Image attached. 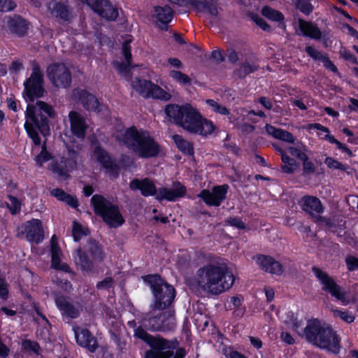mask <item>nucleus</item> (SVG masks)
Returning <instances> with one entry per match:
<instances>
[{"label": "nucleus", "mask_w": 358, "mask_h": 358, "mask_svg": "<svg viewBox=\"0 0 358 358\" xmlns=\"http://www.w3.org/2000/svg\"><path fill=\"white\" fill-rule=\"evenodd\" d=\"M235 277L224 262H215L199 268L194 282L203 292L218 295L229 290L234 285Z\"/></svg>", "instance_id": "1"}, {"label": "nucleus", "mask_w": 358, "mask_h": 358, "mask_svg": "<svg viewBox=\"0 0 358 358\" xmlns=\"http://www.w3.org/2000/svg\"><path fill=\"white\" fill-rule=\"evenodd\" d=\"M164 111L171 121L191 134L207 136L215 129L213 123L204 118L190 104H169Z\"/></svg>", "instance_id": "2"}, {"label": "nucleus", "mask_w": 358, "mask_h": 358, "mask_svg": "<svg viewBox=\"0 0 358 358\" xmlns=\"http://www.w3.org/2000/svg\"><path fill=\"white\" fill-rule=\"evenodd\" d=\"M115 139L141 158L156 157L160 150L159 145L146 131L130 127L117 132Z\"/></svg>", "instance_id": "3"}, {"label": "nucleus", "mask_w": 358, "mask_h": 358, "mask_svg": "<svg viewBox=\"0 0 358 358\" xmlns=\"http://www.w3.org/2000/svg\"><path fill=\"white\" fill-rule=\"evenodd\" d=\"M134 336L144 342L150 350L145 352V358H184L186 351L184 348H178L176 340H167L160 336H152L141 327L135 329Z\"/></svg>", "instance_id": "4"}, {"label": "nucleus", "mask_w": 358, "mask_h": 358, "mask_svg": "<svg viewBox=\"0 0 358 358\" xmlns=\"http://www.w3.org/2000/svg\"><path fill=\"white\" fill-rule=\"evenodd\" d=\"M302 332L307 341L313 345L335 354L340 352V338L329 324L313 319L308 322Z\"/></svg>", "instance_id": "5"}, {"label": "nucleus", "mask_w": 358, "mask_h": 358, "mask_svg": "<svg viewBox=\"0 0 358 358\" xmlns=\"http://www.w3.org/2000/svg\"><path fill=\"white\" fill-rule=\"evenodd\" d=\"M54 110L46 103L38 101L36 104L29 103L26 111L27 121L24 124L25 129L29 136L32 139L35 145L41 144V138L34 125L41 131L43 136L49 132L48 117H52Z\"/></svg>", "instance_id": "6"}, {"label": "nucleus", "mask_w": 358, "mask_h": 358, "mask_svg": "<svg viewBox=\"0 0 358 358\" xmlns=\"http://www.w3.org/2000/svg\"><path fill=\"white\" fill-rule=\"evenodd\" d=\"M142 278L150 285L154 296V303L151 305L153 310H164L173 303L176 291L172 285L165 282L159 275H149Z\"/></svg>", "instance_id": "7"}, {"label": "nucleus", "mask_w": 358, "mask_h": 358, "mask_svg": "<svg viewBox=\"0 0 358 358\" xmlns=\"http://www.w3.org/2000/svg\"><path fill=\"white\" fill-rule=\"evenodd\" d=\"M91 202L95 213L101 217L103 220L110 227L117 228L124 222L118 206L103 196L94 195L91 199Z\"/></svg>", "instance_id": "8"}, {"label": "nucleus", "mask_w": 358, "mask_h": 358, "mask_svg": "<svg viewBox=\"0 0 358 358\" xmlns=\"http://www.w3.org/2000/svg\"><path fill=\"white\" fill-rule=\"evenodd\" d=\"M153 310L144 319L145 325L151 331H165L173 330L176 327L174 313L171 310L156 313Z\"/></svg>", "instance_id": "9"}, {"label": "nucleus", "mask_w": 358, "mask_h": 358, "mask_svg": "<svg viewBox=\"0 0 358 358\" xmlns=\"http://www.w3.org/2000/svg\"><path fill=\"white\" fill-rule=\"evenodd\" d=\"M80 161L78 153L73 149L68 148L67 152L64 156L52 162L51 170L58 176L67 178L68 173L77 168Z\"/></svg>", "instance_id": "10"}, {"label": "nucleus", "mask_w": 358, "mask_h": 358, "mask_svg": "<svg viewBox=\"0 0 358 358\" xmlns=\"http://www.w3.org/2000/svg\"><path fill=\"white\" fill-rule=\"evenodd\" d=\"M131 86L141 96L145 98L152 97L164 101H168L171 98L170 94L149 80L135 78L131 83Z\"/></svg>", "instance_id": "11"}, {"label": "nucleus", "mask_w": 358, "mask_h": 358, "mask_svg": "<svg viewBox=\"0 0 358 358\" xmlns=\"http://www.w3.org/2000/svg\"><path fill=\"white\" fill-rule=\"evenodd\" d=\"M24 85V94L30 101L43 96V75L37 64L34 65L32 73Z\"/></svg>", "instance_id": "12"}, {"label": "nucleus", "mask_w": 358, "mask_h": 358, "mask_svg": "<svg viewBox=\"0 0 358 358\" xmlns=\"http://www.w3.org/2000/svg\"><path fill=\"white\" fill-rule=\"evenodd\" d=\"M312 271L322 285V290L329 292L331 296L341 301L343 305H348L350 302L346 293L341 290V287L336 283L334 279L326 272L317 267H313Z\"/></svg>", "instance_id": "13"}, {"label": "nucleus", "mask_w": 358, "mask_h": 358, "mask_svg": "<svg viewBox=\"0 0 358 358\" xmlns=\"http://www.w3.org/2000/svg\"><path fill=\"white\" fill-rule=\"evenodd\" d=\"M46 73L48 79L56 87L66 88L71 84V72L63 63H53L49 65Z\"/></svg>", "instance_id": "14"}, {"label": "nucleus", "mask_w": 358, "mask_h": 358, "mask_svg": "<svg viewBox=\"0 0 358 358\" xmlns=\"http://www.w3.org/2000/svg\"><path fill=\"white\" fill-rule=\"evenodd\" d=\"M95 13L108 20H115L118 16L117 8L108 0H80Z\"/></svg>", "instance_id": "15"}, {"label": "nucleus", "mask_w": 358, "mask_h": 358, "mask_svg": "<svg viewBox=\"0 0 358 358\" xmlns=\"http://www.w3.org/2000/svg\"><path fill=\"white\" fill-rule=\"evenodd\" d=\"M228 185L214 187L211 191L203 189L198 195L208 206H219L226 199L228 190Z\"/></svg>", "instance_id": "16"}, {"label": "nucleus", "mask_w": 358, "mask_h": 358, "mask_svg": "<svg viewBox=\"0 0 358 358\" xmlns=\"http://www.w3.org/2000/svg\"><path fill=\"white\" fill-rule=\"evenodd\" d=\"M77 343L87 348L90 352H94L98 348V343L96 338L87 329L80 327L73 328Z\"/></svg>", "instance_id": "17"}, {"label": "nucleus", "mask_w": 358, "mask_h": 358, "mask_svg": "<svg viewBox=\"0 0 358 358\" xmlns=\"http://www.w3.org/2000/svg\"><path fill=\"white\" fill-rule=\"evenodd\" d=\"M55 303L62 314L71 319L78 317L82 310V306L78 302L70 301L64 296L56 297Z\"/></svg>", "instance_id": "18"}, {"label": "nucleus", "mask_w": 358, "mask_h": 358, "mask_svg": "<svg viewBox=\"0 0 358 358\" xmlns=\"http://www.w3.org/2000/svg\"><path fill=\"white\" fill-rule=\"evenodd\" d=\"M24 233L30 242L39 243L44 238V232L41 220L33 219L24 224Z\"/></svg>", "instance_id": "19"}, {"label": "nucleus", "mask_w": 358, "mask_h": 358, "mask_svg": "<svg viewBox=\"0 0 358 358\" xmlns=\"http://www.w3.org/2000/svg\"><path fill=\"white\" fill-rule=\"evenodd\" d=\"M122 52L125 62L115 61L113 62V66L121 76L125 78L126 79H129L130 78V71L131 66V53L129 46V41H126L124 42L122 45Z\"/></svg>", "instance_id": "20"}, {"label": "nucleus", "mask_w": 358, "mask_h": 358, "mask_svg": "<svg viewBox=\"0 0 358 358\" xmlns=\"http://www.w3.org/2000/svg\"><path fill=\"white\" fill-rule=\"evenodd\" d=\"M73 96L77 99L87 110L99 112L102 110L97 99L93 94L84 90H74Z\"/></svg>", "instance_id": "21"}, {"label": "nucleus", "mask_w": 358, "mask_h": 358, "mask_svg": "<svg viewBox=\"0 0 358 358\" xmlns=\"http://www.w3.org/2000/svg\"><path fill=\"white\" fill-rule=\"evenodd\" d=\"M94 157L101 164L108 172L110 173L115 177L118 175L119 166L116 162L110 158L106 150L100 147H96L94 150Z\"/></svg>", "instance_id": "22"}, {"label": "nucleus", "mask_w": 358, "mask_h": 358, "mask_svg": "<svg viewBox=\"0 0 358 358\" xmlns=\"http://www.w3.org/2000/svg\"><path fill=\"white\" fill-rule=\"evenodd\" d=\"M129 188L133 190H140L144 196H154L157 194V189L154 182L149 178H134L129 183Z\"/></svg>", "instance_id": "23"}, {"label": "nucleus", "mask_w": 358, "mask_h": 358, "mask_svg": "<svg viewBox=\"0 0 358 358\" xmlns=\"http://www.w3.org/2000/svg\"><path fill=\"white\" fill-rule=\"evenodd\" d=\"M69 117L72 134L78 138H84L87 129L85 119L76 111H71L69 114Z\"/></svg>", "instance_id": "24"}, {"label": "nucleus", "mask_w": 358, "mask_h": 358, "mask_svg": "<svg viewBox=\"0 0 358 358\" xmlns=\"http://www.w3.org/2000/svg\"><path fill=\"white\" fill-rule=\"evenodd\" d=\"M185 187L180 182L174 183L173 187L161 188L156 194V199L158 200L166 199L169 201H174L177 198L182 197L185 195Z\"/></svg>", "instance_id": "25"}, {"label": "nucleus", "mask_w": 358, "mask_h": 358, "mask_svg": "<svg viewBox=\"0 0 358 358\" xmlns=\"http://www.w3.org/2000/svg\"><path fill=\"white\" fill-rule=\"evenodd\" d=\"M256 262L261 268L272 274L280 275L282 273V265L273 258L266 255L256 257Z\"/></svg>", "instance_id": "26"}, {"label": "nucleus", "mask_w": 358, "mask_h": 358, "mask_svg": "<svg viewBox=\"0 0 358 358\" xmlns=\"http://www.w3.org/2000/svg\"><path fill=\"white\" fill-rule=\"evenodd\" d=\"M302 209L310 215L320 214L324 210L320 200L313 196H305L301 200Z\"/></svg>", "instance_id": "27"}, {"label": "nucleus", "mask_w": 358, "mask_h": 358, "mask_svg": "<svg viewBox=\"0 0 358 358\" xmlns=\"http://www.w3.org/2000/svg\"><path fill=\"white\" fill-rule=\"evenodd\" d=\"M73 260L76 266L83 271L90 272L93 269L94 262L89 257L86 251L80 248L75 251Z\"/></svg>", "instance_id": "28"}, {"label": "nucleus", "mask_w": 358, "mask_h": 358, "mask_svg": "<svg viewBox=\"0 0 358 358\" xmlns=\"http://www.w3.org/2000/svg\"><path fill=\"white\" fill-rule=\"evenodd\" d=\"M155 16L160 23L159 27L163 30H167V24L171 21L173 17V10L169 6H155Z\"/></svg>", "instance_id": "29"}, {"label": "nucleus", "mask_w": 358, "mask_h": 358, "mask_svg": "<svg viewBox=\"0 0 358 358\" xmlns=\"http://www.w3.org/2000/svg\"><path fill=\"white\" fill-rule=\"evenodd\" d=\"M8 27L12 33L19 36H23L27 31V22L19 15H15L8 20Z\"/></svg>", "instance_id": "30"}, {"label": "nucleus", "mask_w": 358, "mask_h": 358, "mask_svg": "<svg viewBox=\"0 0 358 358\" xmlns=\"http://www.w3.org/2000/svg\"><path fill=\"white\" fill-rule=\"evenodd\" d=\"M297 21L299 28L303 36L310 37L315 40L320 39L322 32L316 25L301 18H299Z\"/></svg>", "instance_id": "31"}, {"label": "nucleus", "mask_w": 358, "mask_h": 358, "mask_svg": "<svg viewBox=\"0 0 358 358\" xmlns=\"http://www.w3.org/2000/svg\"><path fill=\"white\" fill-rule=\"evenodd\" d=\"M84 250L86 251L87 253L90 254L94 262H101L104 258L101 247L94 240L89 239L86 245L84 247Z\"/></svg>", "instance_id": "32"}, {"label": "nucleus", "mask_w": 358, "mask_h": 358, "mask_svg": "<svg viewBox=\"0 0 358 358\" xmlns=\"http://www.w3.org/2000/svg\"><path fill=\"white\" fill-rule=\"evenodd\" d=\"M259 69V65L255 60L247 59L243 62L235 71V74L239 78H245Z\"/></svg>", "instance_id": "33"}, {"label": "nucleus", "mask_w": 358, "mask_h": 358, "mask_svg": "<svg viewBox=\"0 0 358 358\" xmlns=\"http://www.w3.org/2000/svg\"><path fill=\"white\" fill-rule=\"evenodd\" d=\"M62 255V251L60 249L54 248L53 251H51V262L52 267L57 270H60L65 272H69L70 268L66 263L61 262L60 257Z\"/></svg>", "instance_id": "34"}, {"label": "nucleus", "mask_w": 358, "mask_h": 358, "mask_svg": "<svg viewBox=\"0 0 358 358\" xmlns=\"http://www.w3.org/2000/svg\"><path fill=\"white\" fill-rule=\"evenodd\" d=\"M174 141L182 152L187 155H193V148L192 145L187 141L184 140L180 136L175 135L173 136Z\"/></svg>", "instance_id": "35"}, {"label": "nucleus", "mask_w": 358, "mask_h": 358, "mask_svg": "<svg viewBox=\"0 0 358 358\" xmlns=\"http://www.w3.org/2000/svg\"><path fill=\"white\" fill-rule=\"evenodd\" d=\"M331 312L334 317L339 318L348 324H350L355 321V315L348 311L332 308Z\"/></svg>", "instance_id": "36"}, {"label": "nucleus", "mask_w": 358, "mask_h": 358, "mask_svg": "<svg viewBox=\"0 0 358 358\" xmlns=\"http://www.w3.org/2000/svg\"><path fill=\"white\" fill-rule=\"evenodd\" d=\"M262 14L273 21L280 22L283 20V15L281 13L269 6H264L262 10Z\"/></svg>", "instance_id": "37"}, {"label": "nucleus", "mask_w": 358, "mask_h": 358, "mask_svg": "<svg viewBox=\"0 0 358 358\" xmlns=\"http://www.w3.org/2000/svg\"><path fill=\"white\" fill-rule=\"evenodd\" d=\"M324 163L331 169H338L343 171H347L349 168L348 165L343 164L330 157L325 159Z\"/></svg>", "instance_id": "38"}, {"label": "nucleus", "mask_w": 358, "mask_h": 358, "mask_svg": "<svg viewBox=\"0 0 358 358\" xmlns=\"http://www.w3.org/2000/svg\"><path fill=\"white\" fill-rule=\"evenodd\" d=\"M206 103L209 107L212 108L214 112L217 113L226 115H229L230 114L228 109L225 106L218 103L213 99H207Z\"/></svg>", "instance_id": "39"}, {"label": "nucleus", "mask_w": 358, "mask_h": 358, "mask_svg": "<svg viewBox=\"0 0 358 358\" xmlns=\"http://www.w3.org/2000/svg\"><path fill=\"white\" fill-rule=\"evenodd\" d=\"M53 12L56 17L64 20H68L69 12L66 6L62 3H57L54 8Z\"/></svg>", "instance_id": "40"}, {"label": "nucleus", "mask_w": 358, "mask_h": 358, "mask_svg": "<svg viewBox=\"0 0 358 358\" xmlns=\"http://www.w3.org/2000/svg\"><path fill=\"white\" fill-rule=\"evenodd\" d=\"M169 75L171 78H173L174 80L180 83V84L186 85L190 83L191 80L188 77V76L182 73L180 71L174 70L171 71Z\"/></svg>", "instance_id": "41"}, {"label": "nucleus", "mask_w": 358, "mask_h": 358, "mask_svg": "<svg viewBox=\"0 0 358 358\" xmlns=\"http://www.w3.org/2000/svg\"><path fill=\"white\" fill-rule=\"evenodd\" d=\"M306 52L307 54L313 58L315 60L322 61L325 55H324L321 52L318 51L317 50L315 49L314 48L311 46H306Z\"/></svg>", "instance_id": "42"}, {"label": "nucleus", "mask_w": 358, "mask_h": 358, "mask_svg": "<svg viewBox=\"0 0 358 358\" xmlns=\"http://www.w3.org/2000/svg\"><path fill=\"white\" fill-rule=\"evenodd\" d=\"M10 203H8V207L10 208L12 214H16L20 210V201L14 196H9Z\"/></svg>", "instance_id": "43"}, {"label": "nucleus", "mask_w": 358, "mask_h": 358, "mask_svg": "<svg viewBox=\"0 0 358 358\" xmlns=\"http://www.w3.org/2000/svg\"><path fill=\"white\" fill-rule=\"evenodd\" d=\"M16 4L12 0H0V11L8 12L13 10Z\"/></svg>", "instance_id": "44"}, {"label": "nucleus", "mask_w": 358, "mask_h": 358, "mask_svg": "<svg viewBox=\"0 0 358 358\" xmlns=\"http://www.w3.org/2000/svg\"><path fill=\"white\" fill-rule=\"evenodd\" d=\"M266 132L273 136L274 138L277 139H280V136H282V132L284 131L282 129H278L272 125L266 124L265 127Z\"/></svg>", "instance_id": "45"}, {"label": "nucleus", "mask_w": 358, "mask_h": 358, "mask_svg": "<svg viewBox=\"0 0 358 358\" xmlns=\"http://www.w3.org/2000/svg\"><path fill=\"white\" fill-rule=\"evenodd\" d=\"M72 233L75 241H78L85 235L81 225L76 222H73Z\"/></svg>", "instance_id": "46"}, {"label": "nucleus", "mask_w": 358, "mask_h": 358, "mask_svg": "<svg viewBox=\"0 0 358 358\" xmlns=\"http://www.w3.org/2000/svg\"><path fill=\"white\" fill-rule=\"evenodd\" d=\"M22 346L24 349L31 350L35 353H38L40 349V346L38 343L29 340H25L23 341Z\"/></svg>", "instance_id": "47"}, {"label": "nucleus", "mask_w": 358, "mask_h": 358, "mask_svg": "<svg viewBox=\"0 0 358 358\" xmlns=\"http://www.w3.org/2000/svg\"><path fill=\"white\" fill-rule=\"evenodd\" d=\"M303 163V175H310L315 171V166L310 161H308V157L306 159L302 160Z\"/></svg>", "instance_id": "48"}, {"label": "nucleus", "mask_w": 358, "mask_h": 358, "mask_svg": "<svg viewBox=\"0 0 358 358\" xmlns=\"http://www.w3.org/2000/svg\"><path fill=\"white\" fill-rule=\"evenodd\" d=\"M297 8L305 15H309L312 13L313 6L309 2L301 1L298 3Z\"/></svg>", "instance_id": "49"}, {"label": "nucleus", "mask_w": 358, "mask_h": 358, "mask_svg": "<svg viewBox=\"0 0 358 358\" xmlns=\"http://www.w3.org/2000/svg\"><path fill=\"white\" fill-rule=\"evenodd\" d=\"M252 20L256 22L263 30L269 31L271 29L270 26L259 15L252 14L251 16Z\"/></svg>", "instance_id": "50"}, {"label": "nucleus", "mask_w": 358, "mask_h": 358, "mask_svg": "<svg viewBox=\"0 0 358 358\" xmlns=\"http://www.w3.org/2000/svg\"><path fill=\"white\" fill-rule=\"evenodd\" d=\"M113 280L110 277H107L103 280L96 284V287L99 289H108L113 286Z\"/></svg>", "instance_id": "51"}, {"label": "nucleus", "mask_w": 358, "mask_h": 358, "mask_svg": "<svg viewBox=\"0 0 358 358\" xmlns=\"http://www.w3.org/2000/svg\"><path fill=\"white\" fill-rule=\"evenodd\" d=\"M288 151L292 155L297 157L301 160L306 159V155L299 148L289 147Z\"/></svg>", "instance_id": "52"}, {"label": "nucleus", "mask_w": 358, "mask_h": 358, "mask_svg": "<svg viewBox=\"0 0 358 358\" xmlns=\"http://www.w3.org/2000/svg\"><path fill=\"white\" fill-rule=\"evenodd\" d=\"M349 271H354L356 269H358V259L349 256L345 259Z\"/></svg>", "instance_id": "53"}, {"label": "nucleus", "mask_w": 358, "mask_h": 358, "mask_svg": "<svg viewBox=\"0 0 358 358\" xmlns=\"http://www.w3.org/2000/svg\"><path fill=\"white\" fill-rule=\"evenodd\" d=\"M226 222L229 224H230L233 227H235L238 229H244L245 227L243 221L240 218H238V217H229L226 220Z\"/></svg>", "instance_id": "54"}, {"label": "nucleus", "mask_w": 358, "mask_h": 358, "mask_svg": "<svg viewBox=\"0 0 358 358\" xmlns=\"http://www.w3.org/2000/svg\"><path fill=\"white\" fill-rule=\"evenodd\" d=\"M50 193L53 196L56 197L58 200L62 201H64L68 195V194L66 193L64 190L59 188L52 189Z\"/></svg>", "instance_id": "55"}, {"label": "nucleus", "mask_w": 358, "mask_h": 358, "mask_svg": "<svg viewBox=\"0 0 358 358\" xmlns=\"http://www.w3.org/2000/svg\"><path fill=\"white\" fill-rule=\"evenodd\" d=\"M49 159H50V155L45 150H42L41 153L39 155H38L36 157V162L38 163L40 165H42L44 162L48 161Z\"/></svg>", "instance_id": "56"}, {"label": "nucleus", "mask_w": 358, "mask_h": 358, "mask_svg": "<svg viewBox=\"0 0 358 358\" xmlns=\"http://www.w3.org/2000/svg\"><path fill=\"white\" fill-rule=\"evenodd\" d=\"M279 153L281 155V159L284 164L296 165V161L290 158L282 149H279Z\"/></svg>", "instance_id": "57"}, {"label": "nucleus", "mask_w": 358, "mask_h": 358, "mask_svg": "<svg viewBox=\"0 0 358 358\" xmlns=\"http://www.w3.org/2000/svg\"><path fill=\"white\" fill-rule=\"evenodd\" d=\"M279 140H281V141H285L287 143H291L293 144H296L295 143V138L293 136V135L290 132L285 131V130H284V131L282 132V136H280Z\"/></svg>", "instance_id": "58"}, {"label": "nucleus", "mask_w": 358, "mask_h": 358, "mask_svg": "<svg viewBox=\"0 0 358 358\" xmlns=\"http://www.w3.org/2000/svg\"><path fill=\"white\" fill-rule=\"evenodd\" d=\"M224 355L227 358H246L245 356L241 355V353L233 350L231 348L226 349L224 350Z\"/></svg>", "instance_id": "59"}, {"label": "nucleus", "mask_w": 358, "mask_h": 358, "mask_svg": "<svg viewBox=\"0 0 358 358\" xmlns=\"http://www.w3.org/2000/svg\"><path fill=\"white\" fill-rule=\"evenodd\" d=\"M206 10H207L208 14L210 15L213 17H217L218 10L217 8L213 3H210L208 2Z\"/></svg>", "instance_id": "60"}, {"label": "nucleus", "mask_w": 358, "mask_h": 358, "mask_svg": "<svg viewBox=\"0 0 358 358\" xmlns=\"http://www.w3.org/2000/svg\"><path fill=\"white\" fill-rule=\"evenodd\" d=\"M321 62L323 63L324 66L327 69H329L330 71H331L333 72H336L337 71L336 66L326 56L324 57V59Z\"/></svg>", "instance_id": "61"}, {"label": "nucleus", "mask_w": 358, "mask_h": 358, "mask_svg": "<svg viewBox=\"0 0 358 358\" xmlns=\"http://www.w3.org/2000/svg\"><path fill=\"white\" fill-rule=\"evenodd\" d=\"M281 339L287 344L292 345L295 342L294 338L287 332H282L280 334Z\"/></svg>", "instance_id": "62"}, {"label": "nucleus", "mask_w": 358, "mask_h": 358, "mask_svg": "<svg viewBox=\"0 0 358 358\" xmlns=\"http://www.w3.org/2000/svg\"><path fill=\"white\" fill-rule=\"evenodd\" d=\"M255 127L248 123H244L239 126L240 130L245 134L252 133L255 130Z\"/></svg>", "instance_id": "63"}, {"label": "nucleus", "mask_w": 358, "mask_h": 358, "mask_svg": "<svg viewBox=\"0 0 358 358\" xmlns=\"http://www.w3.org/2000/svg\"><path fill=\"white\" fill-rule=\"evenodd\" d=\"M341 53L345 59L350 61L354 64L357 63V59L350 52L347 51L346 50H344L341 51Z\"/></svg>", "instance_id": "64"}]
</instances>
